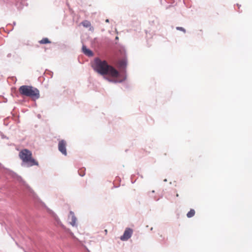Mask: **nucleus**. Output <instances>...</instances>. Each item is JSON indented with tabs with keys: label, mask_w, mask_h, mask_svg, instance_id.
I'll return each mask as SVG.
<instances>
[{
	"label": "nucleus",
	"mask_w": 252,
	"mask_h": 252,
	"mask_svg": "<svg viewBox=\"0 0 252 252\" xmlns=\"http://www.w3.org/2000/svg\"><path fill=\"white\" fill-rule=\"evenodd\" d=\"M176 29L177 30H179V31H181L182 32H186V30L185 29H184L182 27H178L176 28Z\"/></svg>",
	"instance_id": "13"
},
{
	"label": "nucleus",
	"mask_w": 252,
	"mask_h": 252,
	"mask_svg": "<svg viewBox=\"0 0 252 252\" xmlns=\"http://www.w3.org/2000/svg\"><path fill=\"white\" fill-rule=\"evenodd\" d=\"M106 22H109V20L108 19L106 20Z\"/></svg>",
	"instance_id": "15"
},
{
	"label": "nucleus",
	"mask_w": 252,
	"mask_h": 252,
	"mask_svg": "<svg viewBox=\"0 0 252 252\" xmlns=\"http://www.w3.org/2000/svg\"><path fill=\"white\" fill-rule=\"evenodd\" d=\"M68 219L70 220V224L72 226H75L76 224L77 219L75 216L74 213L72 211H70Z\"/></svg>",
	"instance_id": "6"
},
{
	"label": "nucleus",
	"mask_w": 252,
	"mask_h": 252,
	"mask_svg": "<svg viewBox=\"0 0 252 252\" xmlns=\"http://www.w3.org/2000/svg\"><path fill=\"white\" fill-rule=\"evenodd\" d=\"M133 233V230L130 228H126L122 236H121L120 239L122 241H127L129 239Z\"/></svg>",
	"instance_id": "4"
},
{
	"label": "nucleus",
	"mask_w": 252,
	"mask_h": 252,
	"mask_svg": "<svg viewBox=\"0 0 252 252\" xmlns=\"http://www.w3.org/2000/svg\"><path fill=\"white\" fill-rule=\"evenodd\" d=\"M82 51L86 55L92 57L93 56V53L91 50L89 49H87L86 46L83 45L82 47Z\"/></svg>",
	"instance_id": "7"
},
{
	"label": "nucleus",
	"mask_w": 252,
	"mask_h": 252,
	"mask_svg": "<svg viewBox=\"0 0 252 252\" xmlns=\"http://www.w3.org/2000/svg\"><path fill=\"white\" fill-rule=\"evenodd\" d=\"M39 43L42 44L50 43L51 41L47 38H44L39 41Z\"/></svg>",
	"instance_id": "10"
},
{
	"label": "nucleus",
	"mask_w": 252,
	"mask_h": 252,
	"mask_svg": "<svg viewBox=\"0 0 252 252\" xmlns=\"http://www.w3.org/2000/svg\"><path fill=\"white\" fill-rule=\"evenodd\" d=\"M126 62L124 60H121L119 62V65L121 67H124L126 66Z\"/></svg>",
	"instance_id": "11"
},
{
	"label": "nucleus",
	"mask_w": 252,
	"mask_h": 252,
	"mask_svg": "<svg viewBox=\"0 0 252 252\" xmlns=\"http://www.w3.org/2000/svg\"><path fill=\"white\" fill-rule=\"evenodd\" d=\"M195 212L193 209H190V211L187 213V216L188 218H191L194 216Z\"/></svg>",
	"instance_id": "8"
},
{
	"label": "nucleus",
	"mask_w": 252,
	"mask_h": 252,
	"mask_svg": "<svg viewBox=\"0 0 252 252\" xmlns=\"http://www.w3.org/2000/svg\"><path fill=\"white\" fill-rule=\"evenodd\" d=\"M94 69L99 74L108 75L111 78H107L109 82L116 83L122 82L125 79H120L119 72L112 66L108 65L105 61L101 60L97 58L94 59L92 64Z\"/></svg>",
	"instance_id": "1"
},
{
	"label": "nucleus",
	"mask_w": 252,
	"mask_h": 252,
	"mask_svg": "<svg viewBox=\"0 0 252 252\" xmlns=\"http://www.w3.org/2000/svg\"><path fill=\"white\" fill-rule=\"evenodd\" d=\"M66 142L64 140H62L59 141L58 144L59 150L64 155H67L66 149Z\"/></svg>",
	"instance_id": "5"
},
{
	"label": "nucleus",
	"mask_w": 252,
	"mask_h": 252,
	"mask_svg": "<svg viewBox=\"0 0 252 252\" xmlns=\"http://www.w3.org/2000/svg\"><path fill=\"white\" fill-rule=\"evenodd\" d=\"M176 196L177 197L179 196V194L178 193L176 194Z\"/></svg>",
	"instance_id": "16"
},
{
	"label": "nucleus",
	"mask_w": 252,
	"mask_h": 252,
	"mask_svg": "<svg viewBox=\"0 0 252 252\" xmlns=\"http://www.w3.org/2000/svg\"><path fill=\"white\" fill-rule=\"evenodd\" d=\"M105 234H106L107 233V229L105 230Z\"/></svg>",
	"instance_id": "14"
},
{
	"label": "nucleus",
	"mask_w": 252,
	"mask_h": 252,
	"mask_svg": "<svg viewBox=\"0 0 252 252\" xmlns=\"http://www.w3.org/2000/svg\"><path fill=\"white\" fill-rule=\"evenodd\" d=\"M19 92L21 95L30 97L33 100H35L40 97L39 90L31 86H22L19 88Z\"/></svg>",
	"instance_id": "2"
},
{
	"label": "nucleus",
	"mask_w": 252,
	"mask_h": 252,
	"mask_svg": "<svg viewBox=\"0 0 252 252\" xmlns=\"http://www.w3.org/2000/svg\"><path fill=\"white\" fill-rule=\"evenodd\" d=\"M81 24L84 27H86V28H89V27H91V24L90 22H89L87 20H85V21H83L81 23Z\"/></svg>",
	"instance_id": "9"
},
{
	"label": "nucleus",
	"mask_w": 252,
	"mask_h": 252,
	"mask_svg": "<svg viewBox=\"0 0 252 252\" xmlns=\"http://www.w3.org/2000/svg\"><path fill=\"white\" fill-rule=\"evenodd\" d=\"M78 172H79V175L81 176H84L85 175V171L83 169H81L79 170Z\"/></svg>",
	"instance_id": "12"
},
{
	"label": "nucleus",
	"mask_w": 252,
	"mask_h": 252,
	"mask_svg": "<svg viewBox=\"0 0 252 252\" xmlns=\"http://www.w3.org/2000/svg\"><path fill=\"white\" fill-rule=\"evenodd\" d=\"M19 156L23 162L26 164L28 167L38 165V162L32 158V152L28 149L21 150L19 152Z\"/></svg>",
	"instance_id": "3"
}]
</instances>
